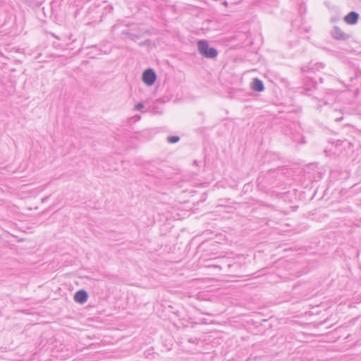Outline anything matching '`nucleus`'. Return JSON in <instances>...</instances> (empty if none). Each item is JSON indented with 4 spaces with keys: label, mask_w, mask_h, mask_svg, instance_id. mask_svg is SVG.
Here are the masks:
<instances>
[{
    "label": "nucleus",
    "mask_w": 361,
    "mask_h": 361,
    "mask_svg": "<svg viewBox=\"0 0 361 361\" xmlns=\"http://www.w3.org/2000/svg\"><path fill=\"white\" fill-rule=\"evenodd\" d=\"M198 50L202 55L207 58H214L217 56V51L214 48L209 47L204 41L198 42Z\"/></svg>",
    "instance_id": "1"
},
{
    "label": "nucleus",
    "mask_w": 361,
    "mask_h": 361,
    "mask_svg": "<svg viewBox=\"0 0 361 361\" xmlns=\"http://www.w3.org/2000/svg\"><path fill=\"white\" fill-rule=\"evenodd\" d=\"M156 75L152 69L146 70L142 75V80L147 85H152L154 83Z\"/></svg>",
    "instance_id": "2"
},
{
    "label": "nucleus",
    "mask_w": 361,
    "mask_h": 361,
    "mask_svg": "<svg viewBox=\"0 0 361 361\" xmlns=\"http://www.w3.org/2000/svg\"><path fill=\"white\" fill-rule=\"evenodd\" d=\"M358 14L356 12L352 11L348 13L345 18V22L349 25L355 24L358 20Z\"/></svg>",
    "instance_id": "3"
},
{
    "label": "nucleus",
    "mask_w": 361,
    "mask_h": 361,
    "mask_svg": "<svg viewBox=\"0 0 361 361\" xmlns=\"http://www.w3.org/2000/svg\"><path fill=\"white\" fill-rule=\"evenodd\" d=\"M87 299V294L84 290H79L74 295V300L77 302L80 303V304H82L85 302H86Z\"/></svg>",
    "instance_id": "4"
},
{
    "label": "nucleus",
    "mask_w": 361,
    "mask_h": 361,
    "mask_svg": "<svg viewBox=\"0 0 361 361\" xmlns=\"http://www.w3.org/2000/svg\"><path fill=\"white\" fill-rule=\"evenodd\" d=\"M252 89L258 92L262 91L264 90L262 82L259 79H255L252 83Z\"/></svg>",
    "instance_id": "5"
},
{
    "label": "nucleus",
    "mask_w": 361,
    "mask_h": 361,
    "mask_svg": "<svg viewBox=\"0 0 361 361\" xmlns=\"http://www.w3.org/2000/svg\"><path fill=\"white\" fill-rule=\"evenodd\" d=\"M179 140V137L178 136H171L168 137V141L171 143H175Z\"/></svg>",
    "instance_id": "6"
},
{
    "label": "nucleus",
    "mask_w": 361,
    "mask_h": 361,
    "mask_svg": "<svg viewBox=\"0 0 361 361\" xmlns=\"http://www.w3.org/2000/svg\"><path fill=\"white\" fill-rule=\"evenodd\" d=\"M142 107V104H140H140H137L136 105V108H137V109H141Z\"/></svg>",
    "instance_id": "7"
}]
</instances>
